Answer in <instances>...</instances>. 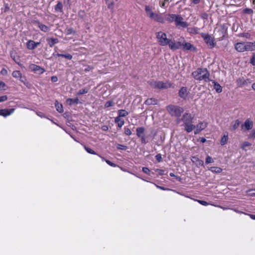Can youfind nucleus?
Masks as SVG:
<instances>
[{
    "instance_id": "3",
    "label": "nucleus",
    "mask_w": 255,
    "mask_h": 255,
    "mask_svg": "<svg viewBox=\"0 0 255 255\" xmlns=\"http://www.w3.org/2000/svg\"><path fill=\"white\" fill-rule=\"evenodd\" d=\"M192 74L196 80H203L205 82H208L209 80L210 74L206 68H198L193 72Z\"/></svg>"
},
{
    "instance_id": "27",
    "label": "nucleus",
    "mask_w": 255,
    "mask_h": 255,
    "mask_svg": "<svg viewBox=\"0 0 255 255\" xmlns=\"http://www.w3.org/2000/svg\"><path fill=\"white\" fill-rule=\"evenodd\" d=\"M240 125V122L239 120H237L235 121V122H233L232 123L231 126V129L232 130H235L238 127H239Z\"/></svg>"
},
{
    "instance_id": "42",
    "label": "nucleus",
    "mask_w": 255,
    "mask_h": 255,
    "mask_svg": "<svg viewBox=\"0 0 255 255\" xmlns=\"http://www.w3.org/2000/svg\"><path fill=\"white\" fill-rule=\"evenodd\" d=\"M244 12L245 13H247L249 14H252L253 13L254 11H253V10L251 8H246L244 10Z\"/></svg>"
},
{
    "instance_id": "22",
    "label": "nucleus",
    "mask_w": 255,
    "mask_h": 255,
    "mask_svg": "<svg viewBox=\"0 0 255 255\" xmlns=\"http://www.w3.org/2000/svg\"><path fill=\"white\" fill-rule=\"evenodd\" d=\"M209 170L215 173H220L223 171V169L219 167H211L209 168Z\"/></svg>"
},
{
    "instance_id": "45",
    "label": "nucleus",
    "mask_w": 255,
    "mask_h": 255,
    "mask_svg": "<svg viewBox=\"0 0 255 255\" xmlns=\"http://www.w3.org/2000/svg\"><path fill=\"white\" fill-rule=\"evenodd\" d=\"M249 196H253L255 195V189H251L247 191Z\"/></svg>"
},
{
    "instance_id": "21",
    "label": "nucleus",
    "mask_w": 255,
    "mask_h": 255,
    "mask_svg": "<svg viewBox=\"0 0 255 255\" xmlns=\"http://www.w3.org/2000/svg\"><path fill=\"white\" fill-rule=\"evenodd\" d=\"M176 14H169L165 15V19L169 22H174Z\"/></svg>"
},
{
    "instance_id": "8",
    "label": "nucleus",
    "mask_w": 255,
    "mask_h": 255,
    "mask_svg": "<svg viewBox=\"0 0 255 255\" xmlns=\"http://www.w3.org/2000/svg\"><path fill=\"white\" fill-rule=\"evenodd\" d=\"M174 22L177 27L186 28L188 26L187 22L183 21V18L179 15L176 14Z\"/></svg>"
},
{
    "instance_id": "28",
    "label": "nucleus",
    "mask_w": 255,
    "mask_h": 255,
    "mask_svg": "<svg viewBox=\"0 0 255 255\" xmlns=\"http://www.w3.org/2000/svg\"><path fill=\"white\" fill-rule=\"evenodd\" d=\"M55 10L57 12H63V5L62 3L59 1L57 4L55 6Z\"/></svg>"
},
{
    "instance_id": "48",
    "label": "nucleus",
    "mask_w": 255,
    "mask_h": 255,
    "mask_svg": "<svg viewBox=\"0 0 255 255\" xmlns=\"http://www.w3.org/2000/svg\"><path fill=\"white\" fill-rule=\"evenodd\" d=\"M38 46H40V47H42L40 42H35L33 41V49L38 47Z\"/></svg>"
},
{
    "instance_id": "57",
    "label": "nucleus",
    "mask_w": 255,
    "mask_h": 255,
    "mask_svg": "<svg viewBox=\"0 0 255 255\" xmlns=\"http://www.w3.org/2000/svg\"><path fill=\"white\" fill-rule=\"evenodd\" d=\"M51 81L53 82H56L58 81V78L56 76L51 77Z\"/></svg>"
},
{
    "instance_id": "10",
    "label": "nucleus",
    "mask_w": 255,
    "mask_h": 255,
    "mask_svg": "<svg viewBox=\"0 0 255 255\" xmlns=\"http://www.w3.org/2000/svg\"><path fill=\"white\" fill-rule=\"evenodd\" d=\"M33 25L39 28L41 31L45 32H48L50 30L49 27L38 21H33Z\"/></svg>"
},
{
    "instance_id": "40",
    "label": "nucleus",
    "mask_w": 255,
    "mask_h": 255,
    "mask_svg": "<svg viewBox=\"0 0 255 255\" xmlns=\"http://www.w3.org/2000/svg\"><path fill=\"white\" fill-rule=\"evenodd\" d=\"M85 149L86 150L87 152L89 153L92 154H96V153L95 151H94L93 150H92L91 148L88 147L86 146H84Z\"/></svg>"
},
{
    "instance_id": "25",
    "label": "nucleus",
    "mask_w": 255,
    "mask_h": 255,
    "mask_svg": "<svg viewBox=\"0 0 255 255\" xmlns=\"http://www.w3.org/2000/svg\"><path fill=\"white\" fill-rule=\"evenodd\" d=\"M12 75L13 77L19 79L22 82H23L21 76V74L19 71H14L12 72Z\"/></svg>"
},
{
    "instance_id": "5",
    "label": "nucleus",
    "mask_w": 255,
    "mask_h": 255,
    "mask_svg": "<svg viewBox=\"0 0 255 255\" xmlns=\"http://www.w3.org/2000/svg\"><path fill=\"white\" fill-rule=\"evenodd\" d=\"M167 110L171 116L175 117H179L183 112L182 108L172 105L167 107Z\"/></svg>"
},
{
    "instance_id": "54",
    "label": "nucleus",
    "mask_w": 255,
    "mask_h": 255,
    "mask_svg": "<svg viewBox=\"0 0 255 255\" xmlns=\"http://www.w3.org/2000/svg\"><path fill=\"white\" fill-rule=\"evenodd\" d=\"M198 202L202 205L207 206L209 205V203L203 200H198Z\"/></svg>"
},
{
    "instance_id": "46",
    "label": "nucleus",
    "mask_w": 255,
    "mask_h": 255,
    "mask_svg": "<svg viewBox=\"0 0 255 255\" xmlns=\"http://www.w3.org/2000/svg\"><path fill=\"white\" fill-rule=\"evenodd\" d=\"M117 148L119 149L126 150L127 148V147L125 145L118 144V146H117Z\"/></svg>"
},
{
    "instance_id": "2",
    "label": "nucleus",
    "mask_w": 255,
    "mask_h": 255,
    "mask_svg": "<svg viewBox=\"0 0 255 255\" xmlns=\"http://www.w3.org/2000/svg\"><path fill=\"white\" fill-rule=\"evenodd\" d=\"M193 117L191 114L186 113L183 115L181 119L177 120V123L179 124L181 121H182L183 123L182 126L184 127L185 130L189 133L191 132L195 128V126L193 124Z\"/></svg>"
},
{
    "instance_id": "16",
    "label": "nucleus",
    "mask_w": 255,
    "mask_h": 255,
    "mask_svg": "<svg viewBox=\"0 0 255 255\" xmlns=\"http://www.w3.org/2000/svg\"><path fill=\"white\" fill-rule=\"evenodd\" d=\"M33 71L36 74H41L45 71V70L38 65L33 64Z\"/></svg>"
},
{
    "instance_id": "44",
    "label": "nucleus",
    "mask_w": 255,
    "mask_h": 255,
    "mask_svg": "<svg viewBox=\"0 0 255 255\" xmlns=\"http://www.w3.org/2000/svg\"><path fill=\"white\" fill-rule=\"evenodd\" d=\"M142 170L145 174L150 175V171L147 167H142Z\"/></svg>"
},
{
    "instance_id": "55",
    "label": "nucleus",
    "mask_w": 255,
    "mask_h": 255,
    "mask_svg": "<svg viewBox=\"0 0 255 255\" xmlns=\"http://www.w3.org/2000/svg\"><path fill=\"white\" fill-rule=\"evenodd\" d=\"M5 84L2 81H0V90H5Z\"/></svg>"
},
{
    "instance_id": "49",
    "label": "nucleus",
    "mask_w": 255,
    "mask_h": 255,
    "mask_svg": "<svg viewBox=\"0 0 255 255\" xmlns=\"http://www.w3.org/2000/svg\"><path fill=\"white\" fill-rule=\"evenodd\" d=\"M125 133L128 135H130L131 134V131L129 128H125Z\"/></svg>"
},
{
    "instance_id": "39",
    "label": "nucleus",
    "mask_w": 255,
    "mask_h": 255,
    "mask_svg": "<svg viewBox=\"0 0 255 255\" xmlns=\"http://www.w3.org/2000/svg\"><path fill=\"white\" fill-rule=\"evenodd\" d=\"M227 139H228V135H224L222 137V138L221 140V144L223 145H225L227 142Z\"/></svg>"
},
{
    "instance_id": "23",
    "label": "nucleus",
    "mask_w": 255,
    "mask_h": 255,
    "mask_svg": "<svg viewBox=\"0 0 255 255\" xmlns=\"http://www.w3.org/2000/svg\"><path fill=\"white\" fill-rule=\"evenodd\" d=\"M115 122L116 123H117L118 124V127L120 128H121L123 125H124L125 124V121L123 119H121V118H120L119 117H116L115 118Z\"/></svg>"
},
{
    "instance_id": "24",
    "label": "nucleus",
    "mask_w": 255,
    "mask_h": 255,
    "mask_svg": "<svg viewBox=\"0 0 255 255\" xmlns=\"http://www.w3.org/2000/svg\"><path fill=\"white\" fill-rule=\"evenodd\" d=\"M145 128L143 127L137 128L136 129L137 136L139 137L143 135Z\"/></svg>"
},
{
    "instance_id": "12",
    "label": "nucleus",
    "mask_w": 255,
    "mask_h": 255,
    "mask_svg": "<svg viewBox=\"0 0 255 255\" xmlns=\"http://www.w3.org/2000/svg\"><path fill=\"white\" fill-rule=\"evenodd\" d=\"M253 127V123L249 119H247L246 120L244 124L242 126V128L244 130H249L252 129Z\"/></svg>"
},
{
    "instance_id": "17",
    "label": "nucleus",
    "mask_w": 255,
    "mask_h": 255,
    "mask_svg": "<svg viewBox=\"0 0 255 255\" xmlns=\"http://www.w3.org/2000/svg\"><path fill=\"white\" fill-rule=\"evenodd\" d=\"M188 94L186 87H182L179 92V96L182 98L185 99Z\"/></svg>"
},
{
    "instance_id": "59",
    "label": "nucleus",
    "mask_w": 255,
    "mask_h": 255,
    "mask_svg": "<svg viewBox=\"0 0 255 255\" xmlns=\"http://www.w3.org/2000/svg\"><path fill=\"white\" fill-rule=\"evenodd\" d=\"M165 2H166V1H164V0H163V1L160 0V6L161 7H165Z\"/></svg>"
},
{
    "instance_id": "47",
    "label": "nucleus",
    "mask_w": 255,
    "mask_h": 255,
    "mask_svg": "<svg viewBox=\"0 0 255 255\" xmlns=\"http://www.w3.org/2000/svg\"><path fill=\"white\" fill-rule=\"evenodd\" d=\"M249 137L251 138L255 139V130L253 129L249 135Z\"/></svg>"
},
{
    "instance_id": "43",
    "label": "nucleus",
    "mask_w": 255,
    "mask_h": 255,
    "mask_svg": "<svg viewBox=\"0 0 255 255\" xmlns=\"http://www.w3.org/2000/svg\"><path fill=\"white\" fill-rule=\"evenodd\" d=\"M114 103L113 101H108L107 102H106V103L105 105V106L106 108H108V107L114 106Z\"/></svg>"
},
{
    "instance_id": "60",
    "label": "nucleus",
    "mask_w": 255,
    "mask_h": 255,
    "mask_svg": "<svg viewBox=\"0 0 255 255\" xmlns=\"http://www.w3.org/2000/svg\"><path fill=\"white\" fill-rule=\"evenodd\" d=\"M31 40H29L28 42H27V48L29 49H32V46H31Z\"/></svg>"
},
{
    "instance_id": "51",
    "label": "nucleus",
    "mask_w": 255,
    "mask_h": 255,
    "mask_svg": "<svg viewBox=\"0 0 255 255\" xmlns=\"http://www.w3.org/2000/svg\"><path fill=\"white\" fill-rule=\"evenodd\" d=\"M155 171L158 173V174L160 175H162L164 174V170L162 169H156Z\"/></svg>"
},
{
    "instance_id": "18",
    "label": "nucleus",
    "mask_w": 255,
    "mask_h": 255,
    "mask_svg": "<svg viewBox=\"0 0 255 255\" xmlns=\"http://www.w3.org/2000/svg\"><path fill=\"white\" fill-rule=\"evenodd\" d=\"M191 160L193 162L196 164V165L198 166H204V162L203 160L199 159L198 157L195 156H193L192 157Z\"/></svg>"
},
{
    "instance_id": "32",
    "label": "nucleus",
    "mask_w": 255,
    "mask_h": 255,
    "mask_svg": "<svg viewBox=\"0 0 255 255\" xmlns=\"http://www.w3.org/2000/svg\"><path fill=\"white\" fill-rule=\"evenodd\" d=\"M106 4H107L108 7L111 10H113L115 2L114 0H105Z\"/></svg>"
},
{
    "instance_id": "35",
    "label": "nucleus",
    "mask_w": 255,
    "mask_h": 255,
    "mask_svg": "<svg viewBox=\"0 0 255 255\" xmlns=\"http://www.w3.org/2000/svg\"><path fill=\"white\" fill-rule=\"evenodd\" d=\"M56 56H57L58 57H63L67 58L69 60H71L72 58V55L70 54H63L57 53L56 54Z\"/></svg>"
},
{
    "instance_id": "37",
    "label": "nucleus",
    "mask_w": 255,
    "mask_h": 255,
    "mask_svg": "<svg viewBox=\"0 0 255 255\" xmlns=\"http://www.w3.org/2000/svg\"><path fill=\"white\" fill-rule=\"evenodd\" d=\"M89 89L85 88L84 89H81L79 91L78 93H77L78 95H83L84 94H86L88 92Z\"/></svg>"
},
{
    "instance_id": "38",
    "label": "nucleus",
    "mask_w": 255,
    "mask_h": 255,
    "mask_svg": "<svg viewBox=\"0 0 255 255\" xmlns=\"http://www.w3.org/2000/svg\"><path fill=\"white\" fill-rule=\"evenodd\" d=\"M245 82H246V80L245 79H244L243 78H239L237 80L238 84L240 86H242L245 85Z\"/></svg>"
},
{
    "instance_id": "33",
    "label": "nucleus",
    "mask_w": 255,
    "mask_h": 255,
    "mask_svg": "<svg viewBox=\"0 0 255 255\" xmlns=\"http://www.w3.org/2000/svg\"><path fill=\"white\" fill-rule=\"evenodd\" d=\"M55 107H56V110L59 113H62L63 112L64 110H63L62 105L59 103L58 102H57V101H56V102L55 103Z\"/></svg>"
},
{
    "instance_id": "29",
    "label": "nucleus",
    "mask_w": 255,
    "mask_h": 255,
    "mask_svg": "<svg viewBox=\"0 0 255 255\" xmlns=\"http://www.w3.org/2000/svg\"><path fill=\"white\" fill-rule=\"evenodd\" d=\"M119 116L117 117L121 118V117H126L128 115V113L125 110H119L118 111Z\"/></svg>"
},
{
    "instance_id": "13",
    "label": "nucleus",
    "mask_w": 255,
    "mask_h": 255,
    "mask_svg": "<svg viewBox=\"0 0 255 255\" xmlns=\"http://www.w3.org/2000/svg\"><path fill=\"white\" fill-rule=\"evenodd\" d=\"M145 10L148 16L150 18L153 19L156 13H154L151 9L149 6L146 5Z\"/></svg>"
},
{
    "instance_id": "20",
    "label": "nucleus",
    "mask_w": 255,
    "mask_h": 255,
    "mask_svg": "<svg viewBox=\"0 0 255 255\" xmlns=\"http://www.w3.org/2000/svg\"><path fill=\"white\" fill-rule=\"evenodd\" d=\"M158 103V101L157 99L154 98H149L147 99L145 102L144 104L147 105H156Z\"/></svg>"
},
{
    "instance_id": "1",
    "label": "nucleus",
    "mask_w": 255,
    "mask_h": 255,
    "mask_svg": "<svg viewBox=\"0 0 255 255\" xmlns=\"http://www.w3.org/2000/svg\"><path fill=\"white\" fill-rule=\"evenodd\" d=\"M156 37L160 45L162 46L168 45L169 48L172 51H174V49L177 48L174 39L167 38L165 33L159 31L157 32Z\"/></svg>"
},
{
    "instance_id": "61",
    "label": "nucleus",
    "mask_w": 255,
    "mask_h": 255,
    "mask_svg": "<svg viewBox=\"0 0 255 255\" xmlns=\"http://www.w3.org/2000/svg\"><path fill=\"white\" fill-rule=\"evenodd\" d=\"M108 127L107 126H103L102 127H101V129L104 130V131H107L108 130Z\"/></svg>"
},
{
    "instance_id": "7",
    "label": "nucleus",
    "mask_w": 255,
    "mask_h": 255,
    "mask_svg": "<svg viewBox=\"0 0 255 255\" xmlns=\"http://www.w3.org/2000/svg\"><path fill=\"white\" fill-rule=\"evenodd\" d=\"M201 36L203 38L205 42L210 48H213L216 46V43L214 39L210 35L207 33H201Z\"/></svg>"
},
{
    "instance_id": "9",
    "label": "nucleus",
    "mask_w": 255,
    "mask_h": 255,
    "mask_svg": "<svg viewBox=\"0 0 255 255\" xmlns=\"http://www.w3.org/2000/svg\"><path fill=\"white\" fill-rule=\"evenodd\" d=\"M207 126V123L204 122H200L199 124L195 126L194 133L195 134H198L201 131L205 129Z\"/></svg>"
},
{
    "instance_id": "56",
    "label": "nucleus",
    "mask_w": 255,
    "mask_h": 255,
    "mask_svg": "<svg viewBox=\"0 0 255 255\" xmlns=\"http://www.w3.org/2000/svg\"><path fill=\"white\" fill-rule=\"evenodd\" d=\"M106 162H107V164H108L109 165L112 167H115L116 166V165L115 163L112 162L110 160H106Z\"/></svg>"
},
{
    "instance_id": "31",
    "label": "nucleus",
    "mask_w": 255,
    "mask_h": 255,
    "mask_svg": "<svg viewBox=\"0 0 255 255\" xmlns=\"http://www.w3.org/2000/svg\"><path fill=\"white\" fill-rule=\"evenodd\" d=\"M50 47H52L53 45L58 42L57 38H50L48 39Z\"/></svg>"
},
{
    "instance_id": "15",
    "label": "nucleus",
    "mask_w": 255,
    "mask_h": 255,
    "mask_svg": "<svg viewBox=\"0 0 255 255\" xmlns=\"http://www.w3.org/2000/svg\"><path fill=\"white\" fill-rule=\"evenodd\" d=\"M246 51H254L255 50V41L254 42H246Z\"/></svg>"
},
{
    "instance_id": "36",
    "label": "nucleus",
    "mask_w": 255,
    "mask_h": 255,
    "mask_svg": "<svg viewBox=\"0 0 255 255\" xmlns=\"http://www.w3.org/2000/svg\"><path fill=\"white\" fill-rule=\"evenodd\" d=\"M214 162V159L210 156L207 155L206 160H205V163L206 164H208L209 163H212Z\"/></svg>"
},
{
    "instance_id": "62",
    "label": "nucleus",
    "mask_w": 255,
    "mask_h": 255,
    "mask_svg": "<svg viewBox=\"0 0 255 255\" xmlns=\"http://www.w3.org/2000/svg\"><path fill=\"white\" fill-rule=\"evenodd\" d=\"M1 74L2 75H6L7 74V70L3 68L1 71Z\"/></svg>"
},
{
    "instance_id": "11",
    "label": "nucleus",
    "mask_w": 255,
    "mask_h": 255,
    "mask_svg": "<svg viewBox=\"0 0 255 255\" xmlns=\"http://www.w3.org/2000/svg\"><path fill=\"white\" fill-rule=\"evenodd\" d=\"M235 49L239 52H243L246 51L245 42H238L235 45Z\"/></svg>"
},
{
    "instance_id": "6",
    "label": "nucleus",
    "mask_w": 255,
    "mask_h": 255,
    "mask_svg": "<svg viewBox=\"0 0 255 255\" xmlns=\"http://www.w3.org/2000/svg\"><path fill=\"white\" fill-rule=\"evenodd\" d=\"M150 84L154 88L160 89H167L171 86V84L168 82L163 83L161 81H151Z\"/></svg>"
},
{
    "instance_id": "52",
    "label": "nucleus",
    "mask_w": 255,
    "mask_h": 255,
    "mask_svg": "<svg viewBox=\"0 0 255 255\" xmlns=\"http://www.w3.org/2000/svg\"><path fill=\"white\" fill-rule=\"evenodd\" d=\"M251 63L254 66L255 65V53L253 54V55L251 59Z\"/></svg>"
},
{
    "instance_id": "30",
    "label": "nucleus",
    "mask_w": 255,
    "mask_h": 255,
    "mask_svg": "<svg viewBox=\"0 0 255 255\" xmlns=\"http://www.w3.org/2000/svg\"><path fill=\"white\" fill-rule=\"evenodd\" d=\"M213 83H214V88L216 90V92L218 93L222 92V88L220 86V85L215 81H213Z\"/></svg>"
},
{
    "instance_id": "53",
    "label": "nucleus",
    "mask_w": 255,
    "mask_h": 255,
    "mask_svg": "<svg viewBox=\"0 0 255 255\" xmlns=\"http://www.w3.org/2000/svg\"><path fill=\"white\" fill-rule=\"evenodd\" d=\"M156 159L158 161L160 162L162 161V156L160 154H158L155 156Z\"/></svg>"
},
{
    "instance_id": "58",
    "label": "nucleus",
    "mask_w": 255,
    "mask_h": 255,
    "mask_svg": "<svg viewBox=\"0 0 255 255\" xmlns=\"http://www.w3.org/2000/svg\"><path fill=\"white\" fill-rule=\"evenodd\" d=\"M141 138V141L142 143H146L147 142L146 139L144 135L142 136L141 137H139Z\"/></svg>"
},
{
    "instance_id": "19",
    "label": "nucleus",
    "mask_w": 255,
    "mask_h": 255,
    "mask_svg": "<svg viewBox=\"0 0 255 255\" xmlns=\"http://www.w3.org/2000/svg\"><path fill=\"white\" fill-rule=\"evenodd\" d=\"M10 56L12 59L17 64L19 63V57L17 55L15 51L12 50L10 52Z\"/></svg>"
},
{
    "instance_id": "34",
    "label": "nucleus",
    "mask_w": 255,
    "mask_h": 255,
    "mask_svg": "<svg viewBox=\"0 0 255 255\" xmlns=\"http://www.w3.org/2000/svg\"><path fill=\"white\" fill-rule=\"evenodd\" d=\"M153 19L157 22L164 23L165 18L156 13Z\"/></svg>"
},
{
    "instance_id": "41",
    "label": "nucleus",
    "mask_w": 255,
    "mask_h": 255,
    "mask_svg": "<svg viewBox=\"0 0 255 255\" xmlns=\"http://www.w3.org/2000/svg\"><path fill=\"white\" fill-rule=\"evenodd\" d=\"M66 31L67 35H70L74 33V30L72 28H66Z\"/></svg>"
},
{
    "instance_id": "50",
    "label": "nucleus",
    "mask_w": 255,
    "mask_h": 255,
    "mask_svg": "<svg viewBox=\"0 0 255 255\" xmlns=\"http://www.w3.org/2000/svg\"><path fill=\"white\" fill-rule=\"evenodd\" d=\"M7 100V97L6 95L0 96V103L6 101Z\"/></svg>"
},
{
    "instance_id": "64",
    "label": "nucleus",
    "mask_w": 255,
    "mask_h": 255,
    "mask_svg": "<svg viewBox=\"0 0 255 255\" xmlns=\"http://www.w3.org/2000/svg\"><path fill=\"white\" fill-rule=\"evenodd\" d=\"M248 216L250 217V218L253 220H255V215L253 214H247Z\"/></svg>"
},
{
    "instance_id": "63",
    "label": "nucleus",
    "mask_w": 255,
    "mask_h": 255,
    "mask_svg": "<svg viewBox=\"0 0 255 255\" xmlns=\"http://www.w3.org/2000/svg\"><path fill=\"white\" fill-rule=\"evenodd\" d=\"M250 145V143L248 142H245L243 143V147L248 146Z\"/></svg>"
},
{
    "instance_id": "4",
    "label": "nucleus",
    "mask_w": 255,
    "mask_h": 255,
    "mask_svg": "<svg viewBox=\"0 0 255 255\" xmlns=\"http://www.w3.org/2000/svg\"><path fill=\"white\" fill-rule=\"evenodd\" d=\"M175 44L177 46V48L174 49V51L179 49L182 47L183 50L195 51L196 48L189 42H186L184 38H180L179 41L175 42Z\"/></svg>"
},
{
    "instance_id": "26",
    "label": "nucleus",
    "mask_w": 255,
    "mask_h": 255,
    "mask_svg": "<svg viewBox=\"0 0 255 255\" xmlns=\"http://www.w3.org/2000/svg\"><path fill=\"white\" fill-rule=\"evenodd\" d=\"M66 102L69 105H72L74 104H77L79 103V99L77 98L75 99L68 98L67 99Z\"/></svg>"
},
{
    "instance_id": "14",
    "label": "nucleus",
    "mask_w": 255,
    "mask_h": 255,
    "mask_svg": "<svg viewBox=\"0 0 255 255\" xmlns=\"http://www.w3.org/2000/svg\"><path fill=\"white\" fill-rule=\"evenodd\" d=\"M0 114L2 116L6 117L7 116H9L11 115L14 111V109H1L0 110Z\"/></svg>"
}]
</instances>
